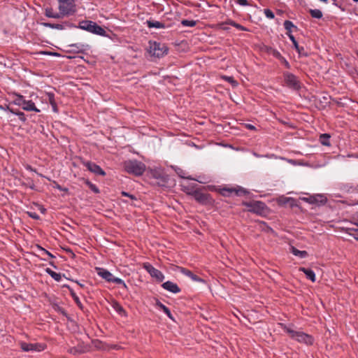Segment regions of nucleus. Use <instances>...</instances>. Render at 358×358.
Segmentation results:
<instances>
[{"mask_svg": "<svg viewBox=\"0 0 358 358\" xmlns=\"http://www.w3.org/2000/svg\"><path fill=\"white\" fill-rule=\"evenodd\" d=\"M283 329L285 332H287L290 338L294 339L301 343H304L306 345H312L314 342V339L312 336L306 334L301 331H295L292 329L291 327L285 326Z\"/></svg>", "mask_w": 358, "mask_h": 358, "instance_id": "nucleus-1", "label": "nucleus"}, {"mask_svg": "<svg viewBox=\"0 0 358 358\" xmlns=\"http://www.w3.org/2000/svg\"><path fill=\"white\" fill-rule=\"evenodd\" d=\"M12 96L13 98V103L21 107L24 110L40 112V110L36 107L35 103L31 100H26L22 95L17 92H13Z\"/></svg>", "mask_w": 358, "mask_h": 358, "instance_id": "nucleus-2", "label": "nucleus"}, {"mask_svg": "<svg viewBox=\"0 0 358 358\" xmlns=\"http://www.w3.org/2000/svg\"><path fill=\"white\" fill-rule=\"evenodd\" d=\"M73 27L85 30L94 34L105 36L106 32L103 28L98 25L96 22L90 20H83L79 23L78 26L74 25Z\"/></svg>", "mask_w": 358, "mask_h": 358, "instance_id": "nucleus-3", "label": "nucleus"}, {"mask_svg": "<svg viewBox=\"0 0 358 358\" xmlns=\"http://www.w3.org/2000/svg\"><path fill=\"white\" fill-rule=\"evenodd\" d=\"M169 49L164 43L149 41L148 52L151 57L161 58L168 54Z\"/></svg>", "mask_w": 358, "mask_h": 358, "instance_id": "nucleus-4", "label": "nucleus"}, {"mask_svg": "<svg viewBox=\"0 0 358 358\" xmlns=\"http://www.w3.org/2000/svg\"><path fill=\"white\" fill-rule=\"evenodd\" d=\"M124 168L127 173L135 176H141L145 170V164L137 160L124 162Z\"/></svg>", "mask_w": 358, "mask_h": 358, "instance_id": "nucleus-5", "label": "nucleus"}, {"mask_svg": "<svg viewBox=\"0 0 358 358\" xmlns=\"http://www.w3.org/2000/svg\"><path fill=\"white\" fill-rule=\"evenodd\" d=\"M59 10L62 16H69L76 12V6L74 0H57Z\"/></svg>", "mask_w": 358, "mask_h": 358, "instance_id": "nucleus-6", "label": "nucleus"}, {"mask_svg": "<svg viewBox=\"0 0 358 358\" xmlns=\"http://www.w3.org/2000/svg\"><path fill=\"white\" fill-rule=\"evenodd\" d=\"M284 81L287 87L289 88L298 90L301 88V83L296 76L289 72L283 73Z\"/></svg>", "mask_w": 358, "mask_h": 358, "instance_id": "nucleus-7", "label": "nucleus"}, {"mask_svg": "<svg viewBox=\"0 0 358 358\" xmlns=\"http://www.w3.org/2000/svg\"><path fill=\"white\" fill-rule=\"evenodd\" d=\"M19 345L22 350L24 352H41L43 351L47 347L45 343H28L23 341L20 342Z\"/></svg>", "mask_w": 358, "mask_h": 358, "instance_id": "nucleus-8", "label": "nucleus"}, {"mask_svg": "<svg viewBox=\"0 0 358 358\" xmlns=\"http://www.w3.org/2000/svg\"><path fill=\"white\" fill-rule=\"evenodd\" d=\"M143 267L151 275V277L155 278L158 282H162L164 280V274L150 263H144Z\"/></svg>", "mask_w": 358, "mask_h": 358, "instance_id": "nucleus-9", "label": "nucleus"}, {"mask_svg": "<svg viewBox=\"0 0 358 358\" xmlns=\"http://www.w3.org/2000/svg\"><path fill=\"white\" fill-rule=\"evenodd\" d=\"M245 205L250 212L257 214H262L266 208L264 203L259 201L247 203Z\"/></svg>", "mask_w": 358, "mask_h": 358, "instance_id": "nucleus-10", "label": "nucleus"}, {"mask_svg": "<svg viewBox=\"0 0 358 358\" xmlns=\"http://www.w3.org/2000/svg\"><path fill=\"white\" fill-rule=\"evenodd\" d=\"M240 196L248 193L247 190L243 187H238V188H223L221 189V194L224 196H229L232 194Z\"/></svg>", "mask_w": 358, "mask_h": 358, "instance_id": "nucleus-11", "label": "nucleus"}, {"mask_svg": "<svg viewBox=\"0 0 358 358\" xmlns=\"http://www.w3.org/2000/svg\"><path fill=\"white\" fill-rule=\"evenodd\" d=\"M83 165L92 173L104 176L106 172L97 164L92 162H84Z\"/></svg>", "mask_w": 358, "mask_h": 358, "instance_id": "nucleus-12", "label": "nucleus"}, {"mask_svg": "<svg viewBox=\"0 0 358 358\" xmlns=\"http://www.w3.org/2000/svg\"><path fill=\"white\" fill-rule=\"evenodd\" d=\"M87 45L81 43L68 45L66 52L68 53H81L87 49Z\"/></svg>", "mask_w": 358, "mask_h": 358, "instance_id": "nucleus-13", "label": "nucleus"}, {"mask_svg": "<svg viewBox=\"0 0 358 358\" xmlns=\"http://www.w3.org/2000/svg\"><path fill=\"white\" fill-rule=\"evenodd\" d=\"M89 350V348L87 345L83 343H78L75 347H71L68 349V352L73 355H80L87 352Z\"/></svg>", "mask_w": 358, "mask_h": 358, "instance_id": "nucleus-14", "label": "nucleus"}, {"mask_svg": "<svg viewBox=\"0 0 358 358\" xmlns=\"http://www.w3.org/2000/svg\"><path fill=\"white\" fill-rule=\"evenodd\" d=\"M45 27H49L51 29H58V30H63L66 28H71L74 27V25L69 22H64L62 24H52V23H48V22H43L41 24Z\"/></svg>", "mask_w": 358, "mask_h": 358, "instance_id": "nucleus-15", "label": "nucleus"}, {"mask_svg": "<svg viewBox=\"0 0 358 358\" xmlns=\"http://www.w3.org/2000/svg\"><path fill=\"white\" fill-rule=\"evenodd\" d=\"M162 286L164 289L174 294H177L180 292V289L178 286V285L171 281H166L164 282Z\"/></svg>", "mask_w": 358, "mask_h": 358, "instance_id": "nucleus-16", "label": "nucleus"}, {"mask_svg": "<svg viewBox=\"0 0 358 358\" xmlns=\"http://www.w3.org/2000/svg\"><path fill=\"white\" fill-rule=\"evenodd\" d=\"M187 192L189 194H192L194 196V199L198 201L200 203H205L208 200V194L202 193L197 190H194L192 192Z\"/></svg>", "mask_w": 358, "mask_h": 358, "instance_id": "nucleus-17", "label": "nucleus"}, {"mask_svg": "<svg viewBox=\"0 0 358 358\" xmlns=\"http://www.w3.org/2000/svg\"><path fill=\"white\" fill-rule=\"evenodd\" d=\"M97 269V274L101 277L103 279L106 280L107 282H111L113 275L108 271V270L102 268H98Z\"/></svg>", "mask_w": 358, "mask_h": 358, "instance_id": "nucleus-18", "label": "nucleus"}, {"mask_svg": "<svg viewBox=\"0 0 358 358\" xmlns=\"http://www.w3.org/2000/svg\"><path fill=\"white\" fill-rule=\"evenodd\" d=\"M180 273L184 274L186 276H188L192 280L195 282H204L203 279L197 276L196 275L194 274L191 271L185 268H180Z\"/></svg>", "mask_w": 358, "mask_h": 358, "instance_id": "nucleus-19", "label": "nucleus"}, {"mask_svg": "<svg viewBox=\"0 0 358 358\" xmlns=\"http://www.w3.org/2000/svg\"><path fill=\"white\" fill-rule=\"evenodd\" d=\"M299 270L302 271L306 275V278L310 280L313 282H315V273L313 270L304 267H300Z\"/></svg>", "mask_w": 358, "mask_h": 358, "instance_id": "nucleus-20", "label": "nucleus"}, {"mask_svg": "<svg viewBox=\"0 0 358 358\" xmlns=\"http://www.w3.org/2000/svg\"><path fill=\"white\" fill-rule=\"evenodd\" d=\"M340 189L345 193H354L355 186L350 183H342L340 185Z\"/></svg>", "mask_w": 358, "mask_h": 358, "instance_id": "nucleus-21", "label": "nucleus"}, {"mask_svg": "<svg viewBox=\"0 0 358 358\" xmlns=\"http://www.w3.org/2000/svg\"><path fill=\"white\" fill-rule=\"evenodd\" d=\"M147 24L149 28L163 29L165 27L164 23L155 20H148Z\"/></svg>", "mask_w": 358, "mask_h": 358, "instance_id": "nucleus-22", "label": "nucleus"}, {"mask_svg": "<svg viewBox=\"0 0 358 358\" xmlns=\"http://www.w3.org/2000/svg\"><path fill=\"white\" fill-rule=\"evenodd\" d=\"M45 15L48 17L58 19L62 17L60 13H55L53 11V9L51 8H47L45 10Z\"/></svg>", "mask_w": 358, "mask_h": 358, "instance_id": "nucleus-23", "label": "nucleus"}, {"mask_svg": "<svg viewBox=\"0 0 358 358\" xmlns=\"http://www.w3.org/2000/svg\"><path fill=\"white\" fill-rule=\"evenodd\" d=\"M113 309L121 316H127L126 311L122 306L117 302H113L112 304Z\"/></svg>", "mask_w": 358, "mask_h": 358, "instance_id": "nucleus-24", "label": "nucleus"}, {"mask_svg": "<svg viewBox=\"0 0 358 358\" xmlns=\"http://www.w3.org/2000/svg\"><path fill=\"white\" fill-rule=\"evenodd\" d=\"M291 252L300 258H305L308 256V252L305 250H299L294 247L291 248Z\"/></svg>", "mask_w": 358, "mask_h": 358, "instance_id": "nucleus-25", "label": "nucleus"}, {"mask_svg": "<svg viewBox=\"0 0 358 358\" xmlns=\"http://www.w3.org/2000/svg\"><path fill=\"white\" fill-rule=\"evenodd\" d=\"M47 273H48L55 280L59 282L62 280V275L59 273H56L48 268L45 269Z\"/></svg>", "mask_w": 358, "mask_h": 358, "instance_id": "nucleus-26", "label": "nucleus"}, {"mask_svg": "<svg viewBox=\"0 0 358 358\" xmlns=\"http://www.w3.org/2000/svg\"><path fill=\"white\" fill-rule=\"evenodd\" d=\"M157 306L161 308L164 313L171 320H173V317H172V314L170 311V310L169 309V308H167L165 305H164L163 303H162L161 302L159 301H157Z\"/></svg>", "mask_w": 358, "mask_h": 358, "instance_id": "nucleus-27", "label": "nucleus"}, {"mask_svg": "<svg viewBox=\"0 0 358 358\" xmlns=\"http://www.w3.org/2000/svg\"><path fill=\"white\" fill-rule=\"evenodd\" d=\"M7 108L8 109V110L10 113L16 115L18 117V118H19V120L20 121H22L23 122H26L27 118H26L25 114L23 112H21V111H16L15 112L13 109H10L9 107H7Z\"/></svg>", "mask_w": 358, "mask_h": 358, "instance_id": "nucleus-28", "label": "nucleus"}, {"mask_svg": "<svg viewBox=\"0 0 358 358\" xmlns=\"http://www.w3.org/2000/svg\"><path fill=\"white\" fill-rule=\"evenodd\" d=\"M309 12L313 18L321 19L323 16L322 12L319 9H310Z\"/></svg>", "mask_w": 358, "mask_h": 358, "instance_id": "nucleus-29", "label": "nucleus"}, {"mask_svg": "<svg viewBox=\"0 0 358 358\" xmlns=\"http://www.w3.org/2000/svg\"><path fill=\"white\" fill-rule=\"evenodd\" d=\"M329 138H330V136L328 134H323L320 135V141L322 145H330Z\"/></svg>", "mask_w": 358, "mask_h": 358, "instance_id": "nucleus-30", "label": "nucleus"}, {"mask_svg": "<svg viewBox=\"0 0 358 358\" xmlns=\"http://www.w3.org/2000/svg\"><path fill=\"white\" fill-rule=\"evenodd\" d=\"M284 27L287 31V33H292V29H296V27L289 20H285L284 22Z\"/></svg>", "mask_w": 358, "mask_h": 358, "instance_id": "nucleus-31", "label": "nucleus"}, {"mask_svg": "<svg viewBox=\"0 0 358 358\" xmlns=\"http://www.w3.org/2000/svg\"><path fill=\"white\" fill-rule=\"evenodd\" d=\"M181 24L184 27H193L196 24V21L193 20H182Z\"/></svg>", "mask_w": 358, "mask_h": 358, "instance_id": "nucleus-32", "label": "nucleus"}, {"mask_svg": "<svg viewBox=\"0 0 358 358\" xmlns=\"http://www.w3.org/2000/svg\"><path fill=\"white\" fill-rule=\"evenodd\" d=\"M85 184L89 187V188L94 193L98 194L99 193V189L97 187V186L92 182H91L90 180H86Z\"/></svg>", "mask_w": 358, "mask_h": 358, "instance_id": "nucleus-33", "label": "nucleus"}, {"mask_svg": "<svg viewBox=\"0 0 358 358\" xmlns=\"http://www.w3.org/2000/svg\"><path fill=\"white\" fill-rule=\"evenodd\" d=\"M268 52L269 54H271L274 57H275V58H277L278 59H282V56L280 54V52L279 51H278L277 50H275V49H273V48H269Z\"/></svg>", "mask_w": 358, "mask_h": 358, "instance_id": "nucleus-34", "label": "nucleus"}, {"mask_svg": "<svg viewBox=\"0 0 358 358\" xmlns=\"http://www.w3.org/2000/svg\"><path fill=\"white\" fill-rule=\"evenodd\" d=\"M111 282H115V283H117V284L121 285L122 286V287H123V288H124V289H127V285L125 284V282H124V280H122L121 278H116V277L113 276V280H112Z\"/></svg>", "mask_w": 358, "mask_h": 358, "instance_id": "nucleus-35", "label": "nucleus"}, {"mask_svg": "<svg viewBox=\"0 0 358 358\" xmlns=\"http://www.w3.org/2000/svg\"><path fill=\"white\" fill-rule=\"evenodd\" d=\"M46 96L48 97V101H49L50 105H54L56 103L55 99V94L52 92H47Z\"/></svg>", "mask_w": 358, "mask_h": 358, "instance_id": "nucleus-36", "label": "nucleus"}, {"mask_svg": "<svg viewBox=\"0 0 358 358\" xmlns=\"http://www.w3.org/2000/svg\"><path fill=\"white\" fill-rule=\"evenodd\" d=\"M264 13L265 16L268 19H273L275 17V15H274L273 12L270 9H268V8L264 9Z\"/></svg>", "mask_w": 358, "mask_h": 358, "instance_id": "nucleus-37", "label": "nucleus"}, {"mask_svg": "<svg viewBox=\"0 0 358 358\" xmlns=\"http://www.w3.org/2000/svg\"><path fill=\"white\" fill-rule=\"evenodd\" d=\"M38 248L39 251L41 252V255H48V257H50V258L55 257L54 255L52 253H50V252H48L45 249L43 248L42 247L38 246Z\"/></svg>", "mask_w": 358, "mask_h": 358, "instance_id": "nucleus-38", "label": "nucleus"}, {"mask_svg": "<svg viewBox=\"0 0 358 358\" xmlns=\"http://www.w3.org/2000/svg\"><path fill=\"white\" fill-rule=\"evenodd\" d=\"M293 46L299 55H301L304 51V48L301 46H299L297 41L296 42V43H293Z\"/></svg>", "mask_w": 358, "mask_h": 358, "instance_id": "nucleus-39", "label": "nucleus"}, {"mask_svg": "<svg viewBox=\"0 0 358 358\" xmlns=\"http://www.w3.org/2000/svg\"><path fill=\"white\" fill-rule=\"evenodd\" d=\"M224 78L227 80L229 83H231L234 85H236L237 83L234 80L233 77L230 76H224Z\"/></svg>", "mask_w": 358, "mask_h": 358, "instance_id": "nucleus-40", "label": "nucleus"}, {"mask_svg": "<svg viewBox=\"0 0 358 358\" xmlns=\"http://www.w3.org/2000/svg\"><path fill=\"white\" fill-rule=\"evenodd\" d=\"M236 3L239 4L240 6H248V0H236Z\"/></svg>", "mask_w": 358, "mask_h": 358, "instance_id": "nucleus-41", "label": "nucleus"}, {"mask_svg": "<svg viewBox=\"0 0 358 358\" xmlns=\"http://www.w3.org/2000/svg\"><path fill=\"white\" fill-rule=\"evenodd\" d=\"M234 27L239 30H241V31H248V29L245 27H243L241 24H238V23L234 24Z\"/></svg>", "mask_w": 358, "mask_h": 358, "instance_id": "nucleus-42", "label": "nucleus"}, {"mask_svg": "<svg viewBox=\"0 0 358 358\" xmlns=\"http://www.w3.org/2000/svg\"><path fill=\"white\" fill-rule=\"evenodd\" d=\"M55 183V186L54 187L60 190V191H64V192H67L68 191V189L67 188H64L62 187L60 185H59L58 183L57 182H54Z\"/></svg>", "mask_w": 358, "mask_h": 358, "instance_id": "nucleus-43", "label": "nucleus"}, {"mask_svg": "<svg viewBox=\"0 0 358 358\" xmlns=\"http://www.w3.org/2000/svg\"><path fill=\"white\" fill-rule=\"evenodd\" d=\"M178 174L180 177L182 178H187V179H189V180H194V178H191V177H187L185 176V173L182 170H180V172H178Z\"/></svg>", "mask_w": 358, "mask_h": 358, "instance_id": "nucleus-44", "label": "nucleus"}, {"mask_svg": "<svg viewBox=\"0 0 358 358\" xmlns=\"http://www.w3.org/2000/svg\"><path fill=\"white\" fill-rule=\"evenodd\" d=\"M357 229L355 230V233L349 232V234L352 236L356 240L358 241V224H355Z\"/></svg>", "mask_w": 358, "mask_h": 358, "instance_id": "nucleus-45", "label": "nucleus"}, {"mask_svg": "<svg viewBox=\"0 0 358 358\" xmlns=\"http://www.w3.org/2000/svg\"><path fill=\"white\" fill-rule=\"evenodd\" d=\"M280 60L284 64V65L285 66L286 68H287V69L290 68V65H289V62L287 61V59L283 56H282V59H280Z\"/></svg>", "mask_w": 358, "mask_h": 358, "instance_id": "nucleus-46", "label": "nucleus"}, {"mask_svg": "<svg viewBox=\"0 0 358 358\" xmlns=\"http://www.w3.org/2000/svg\"><path fill=\"white\" fill-rule=\"evenodd\" d=\"M343 203H346L348 204V206H355V205H357L358 204V201H342Z\"/></svg>", "mask_w": 358, "mask_h": 358, "instance_id": "nucleus-47", "label": "nucleus"}, {"mask_svg": "<svg viewBox=\"0 0 358 358\" xmlns=\"http://www.w3.org/2000/svg\"><path fill=\"white\" fill-rule=\"evenodd\" d=\"M356 224H353L352 227L347 228V230L349 232L355 233V230L357 229V227L355 226Z\"/></svg>", "mask_w": 358, "mask_h": 358, "instance_id": "nucleus-48", "label": "nucleus"}, {"mask_svg": "<svg viewBox=\"0 0 358 358\" xmlns=\"http://www.w3.org/2000/svg\"><path fill=\"white\" fill-rule=\"evenodd\" d=\"M72 296H73V298L75 301V302L78 305V306H80L81 305V302L79 299V298L75 294H72Z\"/></svg>", "mask_w": 358, "mask_h": 358, "instance_id": "nucleus-49", "label": "nucleus"}, {"mask_svg": "<svg viewBox=\"0 0 358 358\" xmlns=\"http://www.w3.org/2000/svg\"><path fill=\"white\" fill-rule=\"evenodd\" d=\"M289 38L291 40V41L292 42V44L293 43H296V40L295 39L294 36L292 35V33H287Z\"/></svg>", "mask_w": 358, "mask_h": 358, "instance_id": "nucleus-50", "label": "nucleus"}, {"mask_svg": "<svg viewBox=\"0 0 358 358\" xmlns=\"http://www.w3.org/2000/svg\"><path fill=\"white\" fill-rule=\"evenodd\" d=\"M236 22L231 20H227L225 22H224L222 24H230L231 26L234 27V24H236Z\"/></svg>", "mask_w": 358, "mask_h": 358, "instance_id": "nucleus-51", "label": "nucleus"}, {"mask_svg": "<svg viewBox=\"0 0 358 358\" xmlns=\"http://www.w3.org/2000/svg\"><path fill=\"white\" fill-rule=\"evenodd\" d=\"M245 127L250 130H256L255 127L251 124H246Z\"/></svg>", "mask_w": 358, "mask_h": 358, "instance_id": "nucleus-52", "label": "nucleus"}, {"mask_svg": "<svg viewBox=\"0 0 358 358\" xmlns=\"http://www.w3.org/2000/svg\"><path fill=\"white\" fill-rule=\"evenodd\" d=\"M29 216H30L31 217H32V218H34V219L37 220V219H38V218H39V216H38L36 213H29Z\"/></svg>", "mask_w": 358, "mask_h": 358, "instance_id": "nucleus-53", "label": "nucleus"}, {"mask_svg": "<svg viewBox=\"0 0 358 358\" xmlns=\"http://www.w3.org/2000/svg\"><path fill=\"white\" fill-rule=\"evenodd\" d=\"M52 108V110L55 113H57L58 112V108H57V103H54V105H51Z\"/></svg>", "mask_w": 358, "mask_h": 358, "instance_id": "nucleus-54", "label": "nucleus"}, {"mask_svg": "<svg viewBox=\"0 0 358 358\" xmlns=\"http://www.w3.org/2000/svg\"><path fill=\"white\" fill-rule=\"evenodd\" d=\"M122 194L123 196H129V197H131V199H134V196H133L132 195H130V194H129V193H127V192H122Z\"/></svg>", "mask_w": 358, "mask_h": 358, "instance_id": "nucleus-55", "label": "nucleus"}, {"mask_svg": "<svg viewBox=\"0 0 358 358\" xmlns=\"http://www.w3.org/2000/svg\"><path fill=\"white\" fill-rule=\"evenodd\" d=\"M307 200H308L310 203H313L315 201V199L314 197H310L309 199H307Z\"/></svg>", "mask_w": 358, "mask_h": 358, "instance_id": "nucleus-56", "label": "nucleus"}, {"mask_svg": "<svg viewBox=\"0 0 358 358\" xmlns=\"http://www.w3.org/2000/svg\"><path fill=\"white\" fill-rule=\"evenodd\" d=\"M26 169H27V170L31 171H35V170H34V169H32V167H31V166H29V165H27V167H26Z\"/></svg>", "mask_w": 358, "mask_h": 358, "instance_id": "nucleus-57", "label": "nucleus"}, {"mask_svg": "<svg viewBox=\"0 0 358 358\" xmlns=\"http://www.w3.org/2000/svg\"><path fill=\"white\" fill-rule=\"evenodd\" d=\"M354 193H358V185L355 186Z\"/></svg>", "mask_w": 358, "mask_h": 358, "instance_id": "nucleus-58", "label": "nucleus"}, {"mask_svg": "<svg viewBox=\"0 0 358 358\" xmlns=\"http://www.w3.org/2000/svg\"><path fill=\"white\" fill-rule=\"evenodd\" d=\"M253 155L255 156L256 157H263L262 155H259V154H257L256 152H254Z\"/></svg>", "mask_w": 358, "mask_h": 358, "instance_id": "nucleus-59", "label": "nucleus"}, {"mask_svg": "<svg viewBox=\"0 0 358 358\" xmlns=\"http://www.w3.org/2000/svg\"><path fill=\"white\" fill-rule=\"evenodd\" d=\"M0 109H1V110H8V109L7 108V107H6V108H5L4 106H1V105H0Z\"/></svg>", "mask_w": 358, "mask_h": 358, "instance_id": "nucleus-60", "label": "nucleus"}, {"mask_svg": "<svg viewBox=\"0 0 358 358\" xmlns=\"http://www.w3.org/2000/svg\"><path fill=\"white\" fill-rule=\"evenodd\" d=\"M332 1H333V4H334V6H338V4H337V1H336V0H332Z\"/></svg>", "mask_w": 358, "mask_h": 358, "instance_id": "nucleus-61", "label": "nucleus"}, {"mask_svg": "<svg viewBox=\"0 0 358 358\" xmlns=\"http://www.w3.org/2000/svg\"><path fill=\"white\" fill-rule=\"evenodd\" d=\"M29 187L32 189H34V185L32 183L31 185H29Z\"/></svg>", "mask_w": 358, "mask_h": 358, "instance_id": "nucleus-62", "label": "nucleus"}, {"mask_svg": "<svg viewBox=\"0 0 358 358\" xmlns=\"http://www.w3.org/2000/svg\"><path fill=\"white\" fill-rule=\"evenodd\" d=\"M45 54H47V55H57L56 53H52V52H45Z\"/></svg>", "mask_w": 358, "mask_h": 358, "instance_id": "nucleus-63", "label": "nucleus"}, {"mask_svg": "<svg viewBox=\"0 0 358 358\" xmlns=\"http://www.w3.org/2000/svg\"><path fill=\"white\" fill-rule=\"evenodd\" d=\"M340 195L335 194V197H340Z\"/></svg>", "mask_w": 358, "mask_h": 358, "instance_id": "nucleus-64", "label": "nucleus"}]
</instances>
